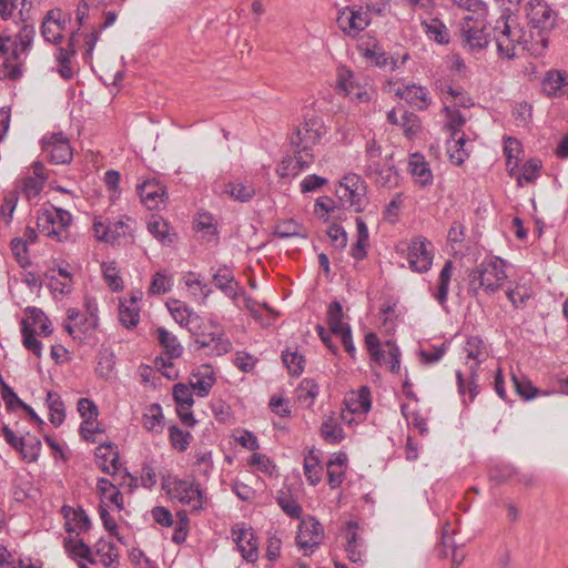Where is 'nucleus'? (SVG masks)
Wrapping results in <instances>:
<instances>
[{"instance_id":"f257e3e1","label":"nucleus","mask_w":568,"mask_h":568,"mask_svg":"<svg viewBox=\"0 0 568 568\" xmlns=\"http://www.w3.org/2000/svg\"><path fill=\"white\" fill-rule=\"evenodd\" d=\"M438 90L442 94L444 112L447 118L445 128L450 132L452 138L447 141V153L452 163L462 165L469 156L470 150L467 145L469 141L460 132L466 123V118L456 108H468L473 103L470 98L460 88L454 87L447 80L439 82Z\"/></svg>"},{"instance_id":"f03ea898","label":"nucleus","mask_w":568,"mask_h":568,"mask_svg":"<svg viewBox=\"0 0 568 568\" xmlns=\"http://www.w3.org/2000/svg\"><path fill=\"white\" fill-rule=\"evenodd\" d=\"M508 263L490 256L483 260L469 274V287L474 294L481 290L487 295H494L503 290L508 281Z\"/></svg>"},{"instance_id":"7ed1b4c3","label":"nucleus","mask_w":568,"mask_h":568,"mask_svg":"<svg viewBox=\"0 0 568 568\" xmlns=\"http://www.w3.org/2000/svg\"><path fill=\"white\" fill-rule=\"evenodd\" d=\"M493 37L497 53L503 59H513L528 42L525 29L506 12L495 21Z\"/></svg>"},{"instance_id":"20e7f679","label":"nucleus","mask_w":568,"mask_h":568,"mask_svg":"<svg viewBox=\"0 0 568 568\" xmlns=\"http://www.w3.org/2000/svg\"><path fill=\"white\" fill-rule=\"evenodd\" d=\"M460 38L465 48L470 51H480L490 42L487 32V20L484 12L467 14L460 22Z\"/></svg>"},{"instance_id":"39448f33","label":"nucleus","mask_w":568,"mask_h":568,"mask_svg":"<svg viewBox=\"0 0 568 568\" xmlns=\"http://www.w3.org/2000/svg\"><path fill=\"white\" fill-rule=\"evenodd\" d=\"M162 486L171 499L189 506L191 510L199 511L203 508V493L194 481L168 476Z\"/></svg>"},{"instance_id":"423d86ee","label":"nucleus","mask_w":568,"mask_h":568,"mask_svg":"<svg viewBox=\"0 0 568 568\" xmlns=\"http://www.w3.org/2000/svg\"><path fill=\"white\" fill-rule=\"evenodd\" d=\"M71 221L70 212L51 205L39 212L37 226L42 235L60 242L67 236V230Z\"/></svg>"},{"instance_id":"0eeeda50","label":"nucleus","mask_w":568,"mask_h":568,"mask_svg":"<svg viewBox=\"0 0 568 568\" xmlns=\"http://www.w3.org/2000/svg\"><path fill=\"white\" fill-rule=\"evenodd\" d=\"M525 11L529 26L538 30L541 36V45L546 48L548 39L542 34L555 29L558 21V12L546 0H529Z\"/></svg>"},{"instance_id":"6e6552de","label":"nucleus","mask_w":568,"mask_h":568,"mask_svg":"<svg viewBox=\"0 0 568 568\" xmlns=\"http://www.w3.org/2000/svg\"><path fill=\"white\" fill-rule=\"evenodd\" d=\"M372 22L368 7L352 4L337 11L336 24L342 33L356 39Z\"/></svg>"},{"instance_id":"1a4fd4ad","label":"nucleus","mask_w":568,"mask_h":568,"mask_svg":"<svg viewBox=\"0 0 568 568\" xmlns=\"http://www.w3.org/2000/svg\"><path fill=\"white\" fill-rule=\"evenodd\" d=\"M336 193L344 205H347L357 213L364 211L368 203L367 185L356 173L344 175L336 189Z\"/></svg>"},{"instance_id":"9d476101","label":"nucleus","mask_w":568,"mask_h":568,"mask_svg":"<svg viewBox=\"0 0 568 568\" xmlns=\"http://www.w3.org/2000/svg\"><path fill=\"white\" fill-rule=\"evenodd\" d=\"M195 343L200 348L205 349L207 355L212 356H222L232 349L230 338L214 320H209L203 329L196 333Z\"/></svg>"},{"instance_id":"9b49d317","label":"nucleus","mask_w":568,"mask_h":568,"mask_svg":"<svg viewBox=\"0 0 568 568\" xmlns=\"http://www.w3.org/2000/svg\"><path fill=\"white\" fill-rule=\"evenodd\" d=\"M326 134L324 122L318 116H312L296 128L290 138L291 144L307 153H313V146Z\"/></svg>"},{"instance_id":"f8f14e48","label":"nucleus","mask_w":568,"mask_h":568,"mask_svg":"<svg viewBox=\"0 0 568 568\" xmlns=\"http://www.w3.org/2000/svg\"><path fill=\"white\" fill-rule=\"evenodd\" d=\"M434 245L424 236L414 237L406 250L408 267L415 273H426L434 261Z\"/></svg>"},{"instance_id":"ddd939ff","label":"nucleus","mask_w":568,"mask_h":568,"mask_svg":"<svg viewBox=\"0 0 568 568\" xmlns=\"http://www.w3.org/2000/svg\"><path fill=\"white\" fill-rule=\"evenodd\" d=\"M336 90L338 94L348 97L357 103H365L371 100V93L366 85H363L358 77L346 67H338L336 70Z\"/></svg>"},{"instance_id":"4468645a","label":"nucleus","mask_w":568,"mask_h":568,"mask_svg":"<svg viewBox=\"0 0 568 568\" xmlns=\"http://www.w3.org/2000/svg\"><path fill=\"white\" fill-rule=\"evenodd\" d=\"M324 538L322 524L312 516L303 518L298 526L296 544L305 556L312 555Z\"/></svg>"},{"instance_id":"2eb2a0df","label":"nucleus","mask_w":568,"mask_h":568,"mask_svg":"<svg viewBox=\"0 0 568 568\" xmlns=\"http://www.w3.org/2000/svg\"><path fill=\"white\" fill-rule=\"evenodd\" d=\"M42 151L53 164H68L73 158L69 139L62 133H49L41 139Z\"/></svg>"},{"instance_id":"dca6fc26","label":"nucleus","mask_w":568,"mask_h":568,"mask_svg":"<svg viewBox=\"0 0 568 568\" xmlns=\"http://www.w3.org/2000/svg\"><path fill=\"white\" fill-rule=\"evenodd\" d=\"M231 532L243 559L255 562L258 558V540L253 529L244 523H237L232 527Z\"/></svg>"},{"instance_id":"f3484780","label":"nucleus","mask_w":568,"mask_h":568,"mask_svg":"<svg viewBox=\"0 0 568 568\" xmlns=\"http://www.w3.org/2000/svg\"><path fill=\"white\" fill-rule=\"evenodd\" d=\"M371 407V389L367 386H362L357 392H351L345 397V409L342 412L341 418L344 423L352 424V415L365 416Z\"/></svg>"},{"instance_id":"a211bd4d","label":"nucleus","mask_w":568,"mask_h":568,"mask_svg":"<svg viewBox=\"0 0 568 568\" xmlns=\"http://www.w3.org/2000/svg\"><path fill=\"white\" fill-rule=\"evenodd\" d=\"M364 173L382 187L393 189L398 184L399 175L390 158H386L383 163L365 164Z\"/></svg>"},{"instance_id":"6ab92c4d","label":"nucleus","mask_w":568,"mask_h":568,"mask_svg":"<svg viewBox=\"0 0 568 568\" xmlns=\"http://www.w3.org/2000/svg\"><path fill=\"white\" fill-rule=\"evenodd\" d=\"M387 91L389 93H394L399 99L405 100L407 103L418 110H426L432 103L428 90L422 85L408 84L396 87L389 82Z\"/></svg>"},{"instance_id":"aec40b11","label":"nucleus","mask_w":568,"mask_h":568,"mask_svg":"<svg viewBox=\"0 0 568 568\" xmlns=\"http://www.w3.org/2000/svg\"><path fill=\"white\" fill-rule=\"evenodd\" d=\"M314 161V154L296 149L293 156L283 159L276 169L281 178H294L307 169Z\"/></svg>"},{"instance_id":"412c9836","label":"nucleus","mask_w":568,"mask_h":568,"mask_svg":"<svg viewBox=\"0 0 568 568\" xmlns=\"http://www.w3.org/2000/svg\"><path fill=\"white\" fill-rule=\"evenodd\" d=\"M114 480L116 479L114 478ZM97 493L100 497V506L106 509L113 507L119 511L123 509V496L115 481L99 478L97 481Z\"/></svg>"},{"instance_id":"4be33fe9","label":"nucleus","mask_w":568,"mask_h":568,"mask_svg":"<svg viewBox=\"0 0 568 568\" xmlns=\"http://www.w3.org/2000/svg\"><path fill=\"white\" fill-rule=\"evenodd\" d=\"M358 524L356 521H347L345 526L346 552L352 562H365V547L363 539L357 534Z\"/></svg>"},{"instance_id":"5701e85b","label":"nucleus","mask_w":568,"mask_h":568,"mask_svg":"<svg viewBox=\"0 0 568 568\" xmlns=\"http://www.w3.org/2000/svg\"><path fill=\"white\" fill-rule=\"evenodd\" d=\"M67 17L60 9L50 10L41 27V33L45 41L58 43L62 38V30L65 28Z\"/></svg>"},{"instance_id":"b1692460","label":"nucleus","mask_w":568,"mask_h":568,"mask_svg":"<svg viewBox=\"0 0 568 568\" xmlns=\"http://www.w3.org/2000/svg\"><path fill=\"white\" fill-rule=\"evenodd\" d=\"M215 382V372L211 365L197 367L190 376V386L199 397H206Z\"/></svg>"},{"instance_id":"393cba45","label":"nucleus","mask_w":568,"mask_h":568,"mask_svg":"<svg viewBox=\"0 0 568 568\" xmlns=\"http://www.w3.org/2000/svg\"><path fill=\"white\" fill-rule=\"evenodd\" d=\"M136 191L140 195L142 203L149 210H155L159 207L161 203L164 202V187L154 180H148L141 184H138Z\"/></svg>"},{"instance_id":"a878e982","label":"nucleus","mask_w":568,"mask_h":568,"mask_svg":"<svg viewBox=\"0 0 568 568\" xmlns=\"http://www.w3.org/2000/svg\"><path fill=\"white\" fill-rule=\"evenodd\" d=\"M61 513L65 519L67 532L80 535L90 528L91 521L82 508L75 509L71 506H63Z\"/></svg>"},{"instance_id":"bb28decb","label":"nucleus","mask_w":568,"mask_h":568,"mask_svg":"<svg viewBox=\"0 0 568 568\" xmlns=\"http://www.w3.org/2000/svg\"><path fill=\"white\" fill-rule=\"evenodd\" d=\"M408 171L412 174L414 182L420 187H426L433 184V172L422 154L413 153L409 156Z\"/></svg>"},{"instance_id":"cd10ccee","label":"nucleus","mask_w":568,"mask_h":568,"mask_svg":"<svg viewBox=\"0 0 568 568\" xmlns=\"http://www.w3.org/2000/svg\"><path fill=\"white\" fill-rule=\"evenodd\" d=\"M215 286L221 290L227 297L236 301L243 294L241 286L235 281L234 275L227 267H220L213 275Z\"/></svg>"},{"instance_id":"c85d7f7f","label":"nucleus","mask_w":568,"mask_h":568,"mask_svg":"<svg viewBox=\"0 0 568 568\" xmlns=\"http://www.w3.org/2000/svg\"><path fill=\"white\" fill-rule=\"evenodd\" d=\"M347 455L343 452L334 454L327 462V478L331 488H338L345 478Z\"/></svg>"},{"instance_id":"c756f323","label":"nucleus","mask_w":568,"mask_h":568,"mask_svg":"<svg viewBox=\"0 0 568 568\" xmlns=\"http://www.w3.org/2000/svg\"><path fill=\"white\" fill-rule=\"evenodd\" d=\"M95 457L102 471L116 476L120 470L119 454L111 444L98 446Z\"/></svg>"},{"instance_id":"7c9ffc66","label":"nucleus","mask_w":568,"mask_h":568,"mask_svg":"<svg viewBox=\"0 0 568 568\" xmlns=\"http://www.w3.org/2000/svg\"><path fill=\"white\" fill-rule=\"evenodd\" d=\"M506 296L514 308L523 310L535 295L534 288L526 282H516L505 291Z\"/></svg>"},{"instance_id":"2f4dec72","label":"nucleus","mask_w":568,"mask_h":568,"mask_svg":"<svg viewBox=\"0 0 568 568\" xmlns=\"http://www.w3.org/2000/svg\"><path fill=\"white\" fill-rule=\"evenodd\" d=\"M454 273V264L450 260L446 261L443 268L439 272L436 290L433 293L435 300L439 303L442 307H446L449 287Z\"/></svg>"},{"instance_id":"473e14b6","label":"nucleus","mask_w":568,"mask_h":568,"mask_svg":"<svg viewBox=\"0 0 568 568\" xmlns=\"http://www.w3.org/2000/svg\"><path fill=\"white\" fill-rule=\"evenodd\" d=\"M95 555L105 568H116L119 566V548L109 539L100 538L97 541Z\"/></svg>"},{"instance_id":"72a5a7b5","label":"nucleus","mask_w":568,"mask_h":568,"mask_svg":"<svg viewBox=\"0 0 568 568\" xmlns=\"http://www.w3.org/2000/svg\"><path fill=\"white\" fill-rule=\"evenodd\" d=\"M321 436L326 443L332 445H336L344 439V430L335 414L326 416L323 419L321 425Z\"/></svg>"},{"instance_id":"f704fd0d","label":"nucleus","mask_w":568,"mask_h":568,"mask_svg":"<svg viewBox=\"0 0 568 568\" xmlns=\"http://www.w3.org/2000/svg\"><path fill=\"white\" fill-rule=\"evenodd\" d=\"M36 30L31 24H23L14 40V48L12 50V58L19 60L22 54H26L30 49Z\"/></svg>"},{"instance_id":"c9c22d12","label":"nucleus","mask_w":568,"mask_h":568,"mask_svg":"<svg viewBox=\"0 0 568 568\" xmlns=\"http://www.w3.org/2000/svg\"><path fill=\"white\" fill-rule=\"evenodd\" d=\"M318 393L320 387L317 383L311 378H304L295 389L298 403L306 408L313 406Z\"/></svg>"},{"instance_id":"e433bc0d","label":"nucleus","mask_w":568,"mask_h":568,"mask_svg":"<svg viewBox=\"0 0 568 568\" xmlns=\"http://www.w3.org/2000/svg\"><path fill=\"white\" fill-rule=\"evenodd\" d=\"M26 313L28 315V320L26 321L31 329H36V333L43 336H49L52 333L51 323L40 308L28 307Z\"/></svg>"},{"instance_id":"4c0bfd02","label":"nucleus","mask_w":568,"mask_h":568,"mask_svg":"<svg viewBox=\"0 0 568 568\" xmlns=\"http://www.w3.org/2000/svg\"><path fill=\"white\" fill-rule=\"evenodd\" d=\"M194 227L209 242L215 241L217 237L216 221L210 213H197L194 220Z\"/></svg>"},{"instance_id":"58836bf2","label":"nucleus","mask_w":568,"mask_h":568,"mask_svg":"<svg viewBox=\"0 0 568 568\" xmlns=\"http://www.w3.org/2000/svg\"><path fill=\"white\" fill-rule=\"evenodd\" d=\"M356 230H357V240L356 243L351 248L352 256L361 261L366 256V247L368 246V229L366 223L362 217H356Z\"/></svg>"},{"instance_id":"ea45409f","label":"nucleus","mask_w":568,"mask_h":568,"mask_svg":"<svg viewBox=\"0 0 568 568\" xmlns=\"http://www.w3.org/2000/svg\"><path fill=\"white\" fill-rule=\"evenodd\" d=\"M142 425L148 432L162 433L163 413L159 404H152L145 409L142 416Z\"/></svg>"},{"instance_id":"a19ab883","label":"nucleus","mask_w":568,"mask_h":568,"mask_svg":"<svg viewBox=\"0 0 568 568\" xmlns=\"http://www.w3.org/2000/svg\"><path fill=\"white\" fill-rule=\"evenodd\" d=\"M464 352L468 359L474 361L475 366L479 365L488 357L487 347L479 336H470L467 338Z\"/></svg>"},{"instance_id":"79ce46f5","label":"nucleus","mask_w":568,"mask_h":568,"mask_svg":"<svg viewBox=\"0 0 568 568\" xmlns=\"http://www.w3.org/2000/svg\"><path fill=\"white\" fill-rule=\"evenodd\" d=\"M119 321L126 328L135 327L140 322V307L134 301H120Z\"/></svg>"},{"instance_id":"37998d69","label":"nucleus","mask_w":568,"mask_h":568,"mask_svg":"<svg viewBox=\"0 0 568 568\" xmlns=\"http://www.w3.org/2000/svg\"><path fill=\"white\" fill-rule=\"evenodd\" d=\"M156 334L160 345L171 358H178L182 355L183 346L180 344L175 335L164 327H159L156 329Z\"/></svg>"},{"instance_id":"c03bdc74","label":"nucleus","mask_w":568,"mask_h":568,"mask_svg":"<svg viewBox=\"0 0 568 568\" xmlns=\"http://www.w3.org/2000/svg\"><path fill=\"white\" fill-rule=\"evenodd\" d=\"M344 313L342 304L337 301L332 302L327 308V324L331 333L339 335L344 328H351L347 323L343 322Z\"/></svg>"},{"instance_id":"a18cd8bd","label":"nucleus","mask_w":568,"mask_h":568,"mask_svg":"<svg viewBox=\"0 0 568 568\" xmlns=\"http://www.w3.org/2000/svg\"><path fill=\"white\" fill-rule=\"evenodd\" d=\"M476 372L473 368L470 372V376L468 379H465L462 372H456L458 393L463 397V400L466 402V396L468 395L469 402H473L475 397L479 393V386L476 381Z\"/></svg>"},{"instance_id":"49530a36","label":"nucleus","mask_w":568,"mask_h":568,"mask_svg":"<svg viewBox=\"0 0 568 568\" xmlns=\"http://www.w3.org/2000/svg\"><path fill=\"white\" fill-rule=\"evenodd\" d=\"M222 192L235 201L248 202L255 195V187L250 183L235 181L227 183Z\"/></svg>"},{"instance_id":"de8ad7c7","label":"nucleus","mask_w":568,"mask_h":568,"mask_svg":"<svg viewBox=\"0 0 568 568\" xmlns=\"http://www.w3.org/2000/svg\"><path fill=\"white\" fill-rule=\"evenodd\" d=\"M149 232L162 244H171L174 234L170 232V226L166 221L160 216H152L148 222Z\"/></svg>"},{"instance_id":"09e8293b","label":"nucleus","mask_w":568,"mask_h":568,"mask_svg":"<svg viewBox=\"0 0 568 568\" xmlns=\"http://www.w3.org/2000/svg\"><path fill=\"white\" fill-rule=\"evenodd\" d=\"M422 27L430 40L436 41L439 44H446L449 42V33L446 26L438 19H430L429 21H423Z\"/></svg>"},{"instance_id":"8fccbe9b","label":"nucleus","mask_w":568,"mask_h":568,"mask_svg":"<svg viewBox=\"0 0 568 568\" xmlns=\"http://www.w3.org/2000/svg\"><path fill=\"white\" fill-rule=\"evenodd\" d=\"M304 475L312 486H316L322 480V466L314 450H310L304 458Z\"/></svg>"},{"instance_id":"3c124183","label":"nucleus","mask_w":568,"mask_h":568,"mask_svg":"<svg viewBox=\"0 0 568 568\" xmlns=\"http://www.w3.org/2000/svg\"><path fill=\"white\" fill-rule=\"evenodd\" d=\"M136 222L129 216H122L116 221L110 222V233L114 236V243L121 237H133Z\"/></svg>"},{"instance_id":"603ef678","label":"nucleus","mask_w":568,"mask_h":568,"mask_svg":"<svg viewBox=\"0 0 568 568\" xmlns=\"http://www.w3.org/2000/svg\"><path fill=\"white\" fill-rule=\"evenodd\" d=\"M47 405L50 412V422L55 427L60 426L64 418V405L58 393L48 392L47 394Z\"/></svg>"},{"instance_id":"864d4df0","label":"nucleus","mask_w":568,"mask_h":568,"mask_svg":"<svg viewBox=\"0 0 568 568\" xmlns=\"http://www.w3.org/2000/svg\"><path fill=\"white\" fill-rule=\"evenodd\" d=\"M166 306L174 321L181 326H187L192 322L194 313L183 302L171 300L166 303Z\"/></svg>"},{"instance_id":"5fc2aeb1","label":"nucleus","mask_w":568,"mask_h":568,"mask_svg":"<svg viewBox=\"0 0 568 568\" xmlns=\"http://www.w3.org/2000/svg\"><path fill=\"white\" fill-rule=\"evenodd\" d=\"M277 505L291 518H300L302 515V507L297 500L288 493L280 490L277 495Z\"/></svg>"},{"instance_id":"6e6d98bb","label":"nucleus","mask_w":568,"mask_h":568,"mask_svg":"<svg viewBox=\"0 0 568 568\" xmlns=\"http://www.w3.org/2000/svg\"><path fill=\"white\" fill-rule=\"evenodd\" d=\"M504 153L507 158V169L510 175L518 166L519 155L521 153V144L517 139L507 138L505 140Z\"/></svg>"},{"instance_id":"4d7b16f0","label":"nucleus","mask_w":568,"mask_h":568,"mask_svg":"<svg viewBox=\"0 0 568 568\" xmlns=\"http://www.w3.org/2000/svg\"><path fill=\"white\" fill-rule=\"evenodd\" d=\"M103 277L108 283L109 287L114 291H121L123 288V281L120 276V271L115 262H103L101 264Z\"/></svg>"},{"instance_id":"13d9d810","label":"nucleus","mask_w":568,"mask_h":568,"mask_svg":"<svg viewBox=\"0 0 568 568\" xmlns=\"http://www.w3.org/2000/svg\"><path fill=\"white\" fill-rule=\"evenodd\" d=\"M18 4H21L19 10L20 19L21 21L26 22L29 19V9H26V6L28 4L27 0H0V17L3 20L10 19L14 9L18 8ZM30 6L31 4L29 3V7Z\"/></svg>"},{"instance_id":"bf43d9fd","label":"nucleus","mask_w":568,"mask_h":568,"mask_svg":"<svg viewBox=\"0 0 568 568\" xmlns=\"http://www.w3.org/2000/svg\"><path fill=\"white\" fill-rule=\"evenodd\" d=\"M282 359L290 374L298 376L303 373L305 367V358L297 349H287L283 352Z\"/></svg>"},{"instance_id":"052dcab7","label":"nucleus","mask_w":568,"mask_h":568,"mask_svg":"<svg viewBox=\"0 0 568 568\" xmlns=\"http://www.w3.org/2000/svg\"><path fill=\"white\" fill-rule=\"evenodd\" d=\"M541 169V162L537 159H531L527 161L523 168L520 173L517 175V183L519 186H523L527 183H532L539 176V172Z\"/></svg>"},{"instance_id":"680f3d73","label":"nucleus","mask_w":568,"mask_h":568,"mask_svg":"<svg viewBox=\"0 0 568 568\" xmlns=\"http://www.w3.org/2000/svg\"><path fill=\"white\" fill-rule=\"evenodd\" d=\"M275 234L281 239L306 237L304 227L293 220L280 222L275 227Z\"/></svg>"},{"instance_id":"e2e57ef3","label":"nucleus","mask_w":568,"mask_h":568,"mask_svg":"<svg viewBox=\"0 0 568 568\" xmlns=\"http://www.w3.org/2000/svg\"><path fill=\"white\" fill-rule=\"evenodd\" d=\"M564 85L565 78L558 71H549L542 81V90L549 97L559 95Z\"/></svg>"},{"instance_id":"0e129e2a","label":"nucleus","mask_w":568,"mask_h":568,"mask_svg":"<svg viewBox=\"0 0 568 568\" xmlns=\"http://www.w3.org/2000/svg\"><path fill=\"white\" fill-rule=\"evenodd\" d=\"M173 398L176 403V407L191 408L194 404L193 389L190 385L182 383L173 386Z\"/></svg>"},{"instance_id":"69168bd1","label":"nucleus","mask_w":568,"mask_h":568,"mask_svg":"<svg viewBox=\"0 0 568 568\" xmlns=\"http://www.w3.org/2000/svg\"><path fill=\"white\" fill-rule=\"evenodd\" d=\"M21 333L23 337V346L32 352L37 357H41L42 344L34 337L36 329H31L27 321H22Z\"/></svg>"},{"instance_id":"338daca9","label":"nucleus","mask_w":568,"mask_h":568,"mask_svg":"<svg viewBox=\"0 0 568 568\" xmlns=\"http://www.w3.org/2000/svg\"><path fill=\"white\" fill-rule=\"evenodd\" d=\"M173 285L172 278L165 272H156L152 276L149 293L153 295L168 293Z\"/></svg>"},{"instance_id":"774afa93","label":"nucleus","mask_w":568,"mask_h":568,"mask_svg":"<svg viewBox=\"0 0 568 568\" xmlns=\"http://www.w3.org/2000/svg\"><path fill=\"white\" fill-rule=\"evenodd\" d=\"M515 389L524 399H532L538 395V389L525 376L513 375Z\"/></svg>"}]
</instances>
